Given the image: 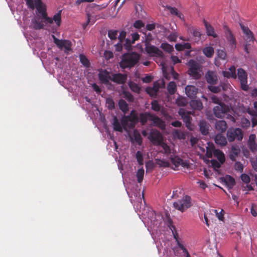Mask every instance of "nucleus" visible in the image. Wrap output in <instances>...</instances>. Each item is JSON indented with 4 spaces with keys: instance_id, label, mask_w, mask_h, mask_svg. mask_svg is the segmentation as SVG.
<instances>
[{
    "instance_id": "c85d7f7f",
    "label": "nucleus",
    "mask_w": 257,
    "mask_h": 257,
    "mask_svg": "<svg viewBox=\"0 0 257 257\" xmlns=\"http://www.w3.org/2000/svg\"><path fill=\"white\" fill-rule=\"evenodd\" d=\"M204 23L207 35L212 36L213 38H216L217 35L214 32V28L205 20L204 21Z\"/></svg>"
},
{
    "instance_id": "393cba45",
    "label": "nucleus",
    "mask_w": 257,
    "mask_h": 257,
    "mask_svg": "<svg viewBox=\"0 0 257 257\" xmlns=\"http://www.w3.org/2000/svg\"><path fill=\"white\" fill-rule=\"evenodd\" d=\"M215 142L219 145L223 146L227 144L226 138L221 134H217L214 139Z\"/></svg>"
},
{
    "instance_id": "052dcab7",
    "label": "nucleus",
    "mask_w": 257,
    "mask_h": 257,
    "mask_svg": "<svg viewBox=\"0 0 257 257\" xmlns=\"http://www.w3.org/2000/svg\"><path fill=\"white\" fill-rule=\"evenodd\" d=\"M208 88L211 92L214 93L219 92L220 90V88L218 86H214L213 85L208 86Z\"/></svg>"
},
{
    "instance_id": "bb28decb",
    "label": "nucleus",
    "mask_w": 257,
    "mask_h": 257,
    "mask_svg": "<svg viewBox=\"0 0 257 257\" xmlns=\"http://www.w3.org/2000/svg\"><path fill=\"white\" fill-rule=\"evenodd\" d=\"M171 161L172 163L174 165L175 167H177L180 165L185 167L186 163H184L182 159H180L178 156H172L171 157Z\"/></svg>"
},
{
    "instance_id": "b1692460",
    "label": "nucleus",
    "mask_w": 257,
    "mask_h": 257,
    "mask_svg": "<svg viewBox=\"0 0 257 257\" xmlns=\"http://www.w3.org/2000/svg\"><path fill=\"white\" fill-rule=\"evenodd\" d=\"M223 75L224 77L227 78H236V75L235 72V68L234 66H232L230 67L228 70V71H224L222 72Z\"/></svg>"
},
{
    "instance_id": "f3484780",
    "label": "nucleus",
    "mask_w": 257,
    "mask_h": 257,
    "mask_svg": "<svg viewBox=\"0 0 257 257\" xmlns=\"http://www.w3.org/2000/svg\"><path fill=\"white\" fill-rule=\"evenodd\" d=\"M159 88V83L158 82H155L152 87H148L146 91L151 96L156 97Z\"/></svg>"
},
{
    "instance_id": "a18cd8bd",
    "label": "nucleus",
    "mask_w": 257,
    "mask_h": 257,
    "mask_svg": "<svg viewBox=\"0 0 257 257\" xmlns=\"http://www.w3.org/2000/svg\"><path fill=\"white\" fill-rule=\"evenodd\" d=\"M164 150L165 154L168 155L171 153V150L170 148L163 142L160 145Z\"/></svg>"
},
{
    "instance_id": "f704fd0d",
    "label": "nucleus",
    "mask_w": 257,
    "mask_h": 257,
    "mask_svg": "<svg viewBox=\"0 0 257 257\" xmlns=\"http://www.w3.org/2000/svg\"><path fill=\"white\" fill-rule=\"evenodd\" d=\"M167 90L171 95L174 94L177 90L176 83L173 81L169 82L167 86Z\"/></svg>"
},
{
    "instance_id": "c756f323",
    "label": "nucleus",
    "mask_w": 257,
    "mask_h": 257,
    "mask_svg": "<svg viewBox=\"0 0 257 257\" xmlns=\"http://www.w3.org/2000/svg\"><path fill=\"white\" fill-rule=\"evenodd\" d=\"M213 155L222 164L225 160L224 154L220 150L215 149L213 150Z\"/></svg>"
},
{
    "instance_id": "aec40b11",
    "label": "nucleus",
    "mask_w": 257,
    "mask_h": 257,
    "mask_svg": "<svg viewBox=\"0 0 257 257\" xmlns=\"http://www.w3.org/2000/svg\"><path fill=\"white\" fill-rule=\"evenodd\" d=\"M185 92L189 97L193 98L196 96L198 92V89L194 86L188 85L185 88Z\"/></svg>"
},
{
    "instance_id": "7ed1b4c3",
    "label": "nucleus",
    "mask_w": 257,
    "mask_h": 257,
    "mask_svg": "<svg viewBox=\"0 0 257 257\" xmlns=\"http://www.w3.org/2000/svg\"><path fill=\"white\" fill-rule=\"evenodd\" d=\"M140 55L136 53H127L124 55L120 62V66L123 68H131L139 61Z\"/></svg>"
},
{
    "instance_id": "f03ea898",
    "label": "nucleus",
    "mask_w": 257,
    "mask_h": 257,
    "mask_svg": "<svg viewBox=\"0 0 257 257\" xmlns=\"http://www.w3.org/2000/svg\"><path fill=\"white\" fill-rule=\"evenodd\" d=\"M214 115L217 118H223L226 117L231 121L234 122L235 118L229 114L230 112V107L224 103H219L213 108Z\"/></svg>"
},
{
    "instance_id": "f257e3e1",
    "label": "nucleus",
    "mask_w": 257,
    "mask_h": 257,
    "mask_svg": "<svg viewBox=\"0 0 257 257\" xmlns=\"http://www.w3.org/2000/svg\"><path fill=\"white\" fill-rule=\"evenodd\" d=\"M26 2L28 6L32 9L34 10L36 8L37 11L41 14L42 17V18H35L32 20L33 28L35 29H41L44 26H50L53 24L54 22L57 27L60 26L61 11L55 14L52 19L47 17L46 7L41 0H26Z\"/></svg>"
},
{
    "instance_id": "c9c22d12",
    "label": "nucleus",
    "mask_w": 257,
    "mask_h": 257,
    "mask_svg": "<svg viewBox=\"0 0 257 257\" xmlns=\"http://www.w3.org/2000/svg\"><path fill=\"white\" fill-rule=\"evenodd\" d=\"M118 105L119 108L124 112L126 113L128 110V106L125 100L120 99L119 101Z\"/></svg>"
},
{
    "instance_id": "864d4df0",
    "label": "nucleus",
    "mask_w": 257,
    "mask_h": 257,
    "mask_svg": "<svg viewBox=\"0 0 257 257\" xmlns=\"http://www.w3.org/2000/svg\"><path fill=\"white\" fill-rule=\"evenodd\" d=\"M173 133L174 136L179 139H183L184 137V134L183 133L178 130H174Z\"/></svg>"
},
{
    "instance_id": "a19ab883",
    "label": "nucleus",
    "mask_w": 257,
    "mask_h": 257,
    "mask_svg": "<svg viewBox=\"0 0 257 257\" xmlns=\"http://www.w3.org/2000/svg\"><path fill=\"white\" fill-rule=\"evenodd\" d=\"M118 31L116 30H109L108 36L111 40H116L117 38Z\"/></svg>"
},
{
    "instance_id": "39448f33",
    "label": "nucleus",
    "mask_w": 257,
    "mask_h": 257,
    "mask_svg": "<svg viewBox=\"0 0 257 257\" xmlns=\"http://www.w3.org/2000/svg\"><path fill=\"white\" fill-rule=\"evenodd\" d=\"M240 27L244 34V39L245 41L244 50L247 53H249L250 47L253 44L255 38L252 33L247 27L242 25H240Z\"/></svg>"
},
{
    "instance_id": "3c124183",
    "label": "nucleus",
    "mask_w": 257,
    "mask_h": 257,
    "mask_svg": "<svg viewBox=\"0 0 257 257\" xmlns=\"http://www.w3.org/2000/svg\"><path fill=\"white\" fill-rule=\"evenodd\" d=\"M87 23L85 25H84V26H83L84 28L89 23L93 24L96 20V19L95 18H93L91 16V15L89 13H87Z\"/></svg>"
},
{
    "instance_id": "2f4dec72",
    "label": "nucleus",
    "mask_w": 257,
    "mask_h": 257,
    "mask_svg": "<svg viewBox=\"0 0 257 257\" xmlns=\"http://www.w3.org/2000/svg\"><path fill=\"white\" fill-rule=\"evenodd\" d=\"M152 114L150 113H142L140 114L139 119L143 123H145L148 120H151Z\"/></svg>"
},
{
    "instance_id": "0eeeda50",
    "label": "nucleus",
    "mask_w": 257,
    "mask_h": 257,
    "mask_svg": "<svg viewBox=\"0 0 257 257\" xmlns=\"http://www.w3.org/2000/svg\"><path fill=\"white\" fill-rule=\"evenodd\" d=\"M191 197L186 195L182 199L174 202L173 206L178 210L183 212L191 206Z\"/></svg>"
},
{
    "instance_id": "338daca9",
    "label": "nucleus",
    "mask_w": 257,
    "mask_h": 257,
    "mask_svg": "<svg viewBox=\"0 0 257 257\" xmlns=\"http://www.w3.org/2000/svg\"><path fill=\"white\" fill-rule=\"evenodd\" d=\"M125 36H126V32H125L124 31H121L118 37V38L119 40V42L121 43L123 42V41L125 40L124 39L125 38Z\"/></svg>"
},
{
    "instance_id": "37998d69",
    "label": "nucleus",
    "mask_w": 257,
    "mask_h": 257,
    "mask_svg": "<svg viewBox=\"0 0 257 257\" xmlns=\"http://www.w3.org/2000/svg\"><path fill=\"white\" fill-rule=\"evenodd\" d=\"M136 156L138 163L140 165H143L144 164V159L142 153L141 151H138Z\"/></svg>"
},
{
    "instance_id": "dca6fc26",
    "label": "nucleus",
    "mask_w": 257,
    "mask_h": 257,
    "mask_svg": "<svg viewBox=\"0 0 257 257\" xmlns=\"http://www.w3.org/2000/svg\"><path fill=\"white\" fill-rule=\"evenodd\" d=\"M256 140L257 138L256 135L254 134H251L249 137L248 145L249 149L252 152H254L257 151Z\"/></svg>"
},
{
    "instance_id": "4468645a",
    "label": "nucleus",
    "mask_w": 257,
    "mask_h": 257,
    "mask_svg": "<svg viewBox=\"0 0 257 257\" xmlns=\"http://www.w3.org/2000/svg\"><path fill=\"white\" fill-rule=\"evenodd\" d=\"M223 29L230 48L231 49L234 50L236 48L235 39L228 27H227L226 26H224Z\"/></svg>"
},
{
    "instance_id": "6ab92c4d",
    "label": "nucleus",
    "mask_w": 257,
    "mask_h": 257,
    "mask_svg": "<svg viewBox=\"0 0 257 257\" xmlns=\"http://www.w3.org/2000/svg\"><path fill=\"white\" fill-rule=\"evenodd\" d=\"M99 78L102 83L107 84L111 80V76L107 71H101L99 73Z\"/></svg>"
},
{
    "instance_id": "de8ad7c7",
    "label": "nucleus",
    "mask_w": 257,
    "mask_h": 257,
    "mask_svg": "<svg viewBox=\"0 0 257 257\" xmlns=\"http://www.w3.org/2000/svg\"><path fill=\"white\" fill-rule=\"evenodd\" d=\"M152 108L153 110L156 111H159L161 109V106L158 104V102L156 100H154L152 102Z\"/></svg>"
},
{
    "instance_id": "8fccbe9b",
    "label": "nucleus",
    "mask_w": 257,
    "mask_h": 257,
    "mask_svg": "<svg viewBox=\"0 0 257 257\" xmlns=\"http://www.w3.org/2000/svg\"><path fill=\"white\" fill-rule=\"evenodd\" d=\"M108 5V3L106 4H103L102 5H97L95 4H92L90 6L93 8H95L97 11H100L102 9H103L106 8Z\"/></svg>"
},
{
    "instance_id": "ea45409f",
    "label": "nucleus",
    "mask_w": 257,
    "mask_h": 257,
    "mask_svg": "<svg viewBox=\"0 0 257 257\" xmlns=\"http://www.w3.org/2000/svg\"><path fill=\"white\" fill-rule=\"evenodd\" d=\"M129 86L133 91L136 92V93L140 92L141 88L136 83L133 82H131L129 83Z\"/></svg>"
},
{
    "instance_id": "5701e85b",
    "label": "nucleus",
    "mask_w": 257,
    "mask_h": 257,
    "mask_svg": "<svg viewBox=\"0 0 257 257\" xmlns=\"http://www.w3.org/2000/svg\"><path fill=\"white\" fill-rule=\"evenodd\" d=\"M227 128V124L224 120H218L216 122L215 129L223 133L225 132Z\"/></svg>"
},
{
    "instance_id": "a878e982",
    "label": "nucleus",
    "mask_w": 257,
    "mask_h": 257,
    "mask_svg": "<svg viewBox=\"0 0 257 257\" xmlns=\"http://www.w3.org/2000/svg\"><path fill=\"white\" fill-rule=\"evenodd\" d=\"M240 149L237 146H233L231 148L229 158L232 161H235L236 157L239 154Z\"/></svg>"
},
{
    "instance_id": "423d86ee",
    "label": "nucleus",
    "mask_w": 257,
    "mask_h": 257,
    "mask_svg": "<svg viewBox=\"0 0 257 257\" xmlns=\"http://www.w3.org/2000/svg\"><path fill=\"white\" fill-rule=\"evenodd\" d=\"M138 116L135 111H132L130 115L124 117L121 120V123L123 128L127 131L128 128L135 127L136 123L138 121Z\"/></svg>"
},
{
    "instance_id": "e433bc0d",
    "label": "nucleus",
    "mask_w": 257,
    "mask_h": 257,
    "mask_svg": "<svg viewBox=\"0 0 257 257\" xmlns=\"http://www.w3.org/2000/svg\"><path fill=\"white\" fill-rule=\"evenodd\" d=\"M160 47L168 53H171L174 50L173 47L167 43H162Z\"/></svg>"
},
{
    "instance_id": "7c9ffc66",
    "label": "nucleus",
    "mask_w": 257,
    "mask_h": 257,
    "mask_svg": "<svg viewBox=\"0 0 257 257\" xmlns=\"http://www.w3.org/2000/svg\"><path fill=\"white\" fill-rule=\"evenodd\" d=\"M191 107L194 109L201 110L203 108L202 103L198 100H192L190 101Z\"/></svg>"
},
{
    "instance_id": "4c0bfd02",
    "label": "nucleus",
    "mask_w": 257,
    "mask_h": 257,
    "mask_svg": "<svg viewBox=\"0 0 257 257\" xmlns=\"http://www.w3.org/2000/svg\"><path fill=\"white\" fill-rule=\"evenodd\" d=\"M225 95H226L230 100L235 99L237 96L236 91L232 88H229L228 92L226 93Z\"/></svg>"
},
{
    "instance_id": "20e7f679",
    "label": "nucleus",
    "mask_w": 257,
    "mask_h": 257,
    "mask_svg": "<svg viewBox=\"0 0 257 257\" xmlns=\"http://www.w3.org/2000/svg\"><path fill=\"white\" fill-rule=\"evenodd\" d=\"M188 64L189 67L188 74L195 79H199L203 74L202 66L193 60H190Z\"/></svg>"
},
{
    "instance_id": "cd10ccee",
    "label": "nucleus",
    "mask_w": 257,
    "mask_h": 257,
    "mask_svg": "<svg viewBox=\"0 0 257 257\" xmlns=\"http://www.w3.org/2000/svg\"><path fill=\"white\" fill-rule=\"evenodd\" d=\"M165 7L170 11L171 15L177 16L181 20H184L183 14L180 13L177 9L169 6H166Z\"/></svg>"
},
{
    "instance_id": "680f3d73",
    "label": "nucleus",
    "mask_w": 257,
    "mask_h": 257,
    "mask_svg": "<svg viewBox=\"0 0 257 257\" xmlns=\"http://www.w3.org/2000/svg\"><path fill=\"white\" fill-rule=\"evenodd\" d=\"M211 99L212 100V102L214 103H216L219 104V103H223V102H221V100L219 98L217 97L216 96L213 95L211 97Z\"/></svg>"
},
{
    "instance_id": "72a5a7b5",
    "label": "nucleus",
    "mask_w": 257,
    "mask_h": 257,
    "mask_svg": "<svg viewBox=\"0 0 257 257\" xmlns=\"http://www.w3.org/2000/svg\"><path fill=\"white\" fill-rule=\"evenodd\" d=\"M113 125L114 130L120 132H122V128L123 127L122 125V123L121 122L120 123L116 117H114L113 119Z\"/></svg>"
},
{
    "instance_id": "9d476101",
    "label": "nucleus",
    "mask_w": 257,
    "mask_h": 257,
    "mask_svg": "<svg viewBox=\"0 0 257 257\" xmlns=\"http://www.w3.org/2000/svg\"><path fill=\"white\" fill-rule=\"evenodd\" d=\"M237 76L240 81L242 89L247 91L249 87L247 84V74L245 71L241 68L237 70Z\"/></svg>"
},
{
    "instance_id": "774afa93",
    "label": "nucleus",
    "mask_w": 257,
    "mask_h": 257,
    "mask_svg": "<svg viewBox=\"0 0 257 257\" xmlns=\"http://www.w3.org/2000/svg\"><path fill=\"white\" fill-rule=\"evenodd\" d=\"M250 162L253 169L257 171V158H252L250 160Z\"/></svg>"
},
{
    "instance_id": "58836bf2",
    "label": "nucleus",
    "mask_w": 257,
    "mask_h": 257,
    "mask_svg": "<svg viewBox=\"0 0 257 257\" xmlns=\"http://www.w3.org/2000/svg\"><path fill=\"white\" fill-rule=\"evenodd\" d=\"M144 170L143 168H141L138 170L136 174L138 182L139 183H141L142 182L144 178Z\"/></svg>"
},
{
    "instance_id": "bf43d9fd",
    "label": "nucleus",
    "mask_w": 257,
    "mask_h": 257,
    "mask_svg": "<svg viewBox=\"0 0 257 257\" xmlns=\"http://www.w3.org/2000/svg\"><path fill=\"white\" fill-rule=\"evenodd\" d=\"M174 238L176 239V241L177 242V245L183 250V252H184V253L187 252V251H188L187 250L184 246V245L179 242V241L178 240L177 236L175 235H174Z\"/></svg>"
},
{
    "instance_id": "473e14b6",
    "label": "nucleus",
    "mask_w": 257,
    "mask_h": 257,
    "mask_svg": "<svg viewBox=\"0 0 257 257\" xmlns=\"http://www.w3.org/2000/svg\"><path fill=\"white\" fill-rule=\"evenodd\" d=\"M202 51L203 54L208 58L212 57L214 53V49L211 46L206 47L203 49Z\"/></svg>"
},
{
    "instance_id": "412c9836",
    "label": "nucleus",
    "mask_w": 257,
    "mask_h": 257,
    "mask_svg": "<svg viewBox=\"0 0 257 257\" xmlns=\"http://www.w3.org/2000/svg\"><path fill=\"white\" fill-rule=\"evenodd\" d=\"M151 121L155 125L162 129H164L165 127V122L157 116L152 114Z\"/></svg>"
},
{
    "instance_id": "6e6d98bb",
    "label": "nucleus",
    "mask_w": 257,
    "mask_h": 257,
    "mask_svg": "<svg viewBox=\"0 0 257 257\" xmlns=\"http://www.w3.org/2000/svg\"><path fill=\"white\" fill-rule=\"evenodd\" d=\"M218 57L222 60H225L226 54V53L222 50H218L217 52Z\"/></svg>"
},
{
    "instance_id": "ddd939ff",
    "label": "nucleus",
    "mask_w": 257,
    "mask_h": 257,
    "mask_svg": "<svg viewBox=\"0 0 257 257\" xmlns=\"http://www.w3.org/2000/svg\"><path fill=\"white\" fill-rule=\"evenodd\" d=\"M145 50L151 56L161 58H162L164 56L163 53L160 49L151 45H147L145 48Z\"/></svg>"
},
{
    "instance_id": "4be33fe9",
    "label": "nucleus",
    "mask_w": 257,
    "mask_h": 257,
    "mask_svg": "<svg viewBox=\"0 0 257 257\" xmlns=\"http://www.w3.org/2000/svg\"><path fill=\"white\" fill-rule=\"evenodd\" d=\"M200 131L202 134L206 135L208 133L209 124L205 120H202L199 123Z\"/></svg>"
},
{
    "instance_id": "1a4fd4ad",
    "label": "nucleus",
    "mask_w": 257,
    "mask_h": 257,
    "mask_svg": "<svg viewBox=\"0 0 257 257\" xmlns=\"http://www.w3.org/2000/svg\"><path fill=\"white\" fill-rule=\"evenodd\" d=\"M227 136L229 142H233L235 139L241 141L243 138V134L240 128H232L228 130Z\"/></svg>"
},
{
    "instance_id": "09e8293b",
    "label": "nucleus",
    "mask_w": 257,
    "mask_h": 257,
    "mask_svg": "<svg viewBox=\"0 0 257 257\" xmlns=\"http://www.w3.org/2000/svg\"><path fill=\"white\" fill-rule=\"evenodd\" d=\"M80 60L81 62L84 66H86V67L89 66V60L87 59V58L85 56H84L83 55H80Z\"/></svg>"
},
{
    "instance_id": "e2e57ef3",
    "label": "nucleus",
    "mask_w": 257,
    "mask_h": 257,
    "mask_svg": "<svg viewBox=\"0 0 257 257\" xmlns=\"http://www.w3.org/2000/svg\"><path fill=\"white\" fill-rule=\"evenodd\" d=\"M215 150L213 147L208 148L206 150V155L208 158H211L213 155V150Z\"/></svg>"
},
{
    "instance_id": "0e129e2a",
    "label": "nucleus",
    "mask_w": 257,
    "mask_h": 257,
    "mask_svg": "<svg viewBox=\"0 0 257 257\" xmlns=\"http://www.w3.org/2000/svg\"><path fill=\"white\" fill-rule=\"evenodd\" d=\"M144 24L143 23L142 21L138 20L136 21L134 24V26L136 28L140 29L144 26Z\"/></svg>"
},
{
    "instance_id": "4d7b16f0",
    "label": "nucleus",
    "mask_w": 257,
    "mask_h": 257,
    "mask_svg": "<svg viewBox=\"0 0 257 257\" xmlns=\"http://www.w3.org/2000/svg\"><path fill=\"white\" fill-rule=\"evenodd\" d=\"M240 178L241 180L246 184L248 183L250 181L249 176L245 174H242Z\"/></svg>"
},
{
    "instance_id": "c03bdc74",
    "label": "nucleus",
    "mask_w": 257,
    "mask_h": 257,
    "mask_svg": "<svg viewBox=\"0 0 257 257\" xmlns=\"http://www.w3.org/2000/svg\"><path fill=\"white\" fill-rule=\"evenodd\" d=\"M133 43H132V40L129 39L128 38L126 39L123 42V46L127 50H129L132 47V45Z\"/></svg>"
},
{
    "instance_id": "a211bd4d",
    "label": "nucleus",
    "mask_w": 257,
    "mask_h": 257,
    "mask_svg": "<svg viewBox=\"0 0 257 257\" xmlns=\"http://www.w3.org/2000/svg\"><path fill=\"white\" fill-rule=\"evenodd\" d=\"M126 79V75L118 73L112 75L111 80L119 84H123L125 82Z\"/></svg>"
},
{
    "instance_id": "49530a36",
    "label": "nucleus",
    "mask_w": 257,
    "mask_h": 257,
    "mask_svg": "<svg viewBox=\"0 0 257 257\" xmlns=\"http://www.w3.org/2000/svg\"><path fill=\"white\" fill-rule=\"evenodd\" d=\"M176 103L179 106H185L187 104L186 99L182 97H179L176 99Z\"/></svg>"
},
{
    "instance_id": "2eb2a0df",
    "label": "nucleus",
    "mask_w": 257,
    "mask_h": 257,
    "mask_svg": "<svg viewBox=\"0 0 257 257\" xmlns=\"http://www.w3.org/2000/svg\"><path fill=\"white\" fill-rule=\"evenodd\" d=\"M205 78L207 83L211 85L216 84L218 82V76L215 71L208 70L205 74Z\"/></svg>"
},
{
    "instance_id": "6e6552de",
    "label": "nucleus",
    "mask_w": 257,
    "mask_h": 257,
    "mask_svg": "<svg viewBox=\"0 0 257 257\" xmlns=\"http://www.w3.org/2000/svg\"><path fill=\"white\" fill-rule=\"evenodd\" d=\"M54 42L57 47L64 51L65 53H68L72 51V43L67 40H59L53 36Z\"/></svg>"
},
{
    "instance_id": "603ef678",
    "label": "nucleus",
    "mask_w": 257,
    "mask_h": 257,
    "mask_svg": "<svg viewBox=\"0 0 257 257\" xmlns=\"http://www.w3.org/2000/svg\"><path fill=\"white\" fill-rule=\"evenodd\" d=\"M178 37V34L176 32H173L171 33L168 36V39L171 42H175Z\"/></svg>"
},
{
    "instance_id": "69168bd1",
    "label": "nucleus",
    "mask_w": 257,
    "mask_h": 257,
    "mask_svg": "<svg viewBox=\"0 0 257 257\" xmlns=\"http://www.w3.org/2000/svg\"><path fill=\"white\" fill-rule=\"evenodd\" d=\"M106 103L108 104V107L109 109H112L114 107V103L112 99H107Z\"/></svg>"
},
{
    "instance_id": "9b49d317",
    "label": "nucleus",
    "mask_w": 257,
    "mask_h": 257,
    "mask_svg": "<svg viewBox=\"0 0 257 257\" xmlns=\"http://www.w3.org/2000/svg\"><path fill=\"white\" fill-rule=\"evenodd\" d=\"M178 113L183 119L184 122L186 123V126L188 128H191V121L192 118L190 116L191 114L193 115L191 111H188L183 108H180L178 111Z\"/></svg>"
},
{
    "instance_id": "13d9d810",
    "label": "nucleus",
    "mask_w": 257,
    "mask_h": 257,
    "mask_svg": "<svg viewBox=\"0 0 257 257\" xmlns=\"http://www.w3.org/2000/svg\"><path fill=\"white\" fill-rule=\"evenodd\" d=\"M124 98L130 102L134 101V96L129 92H124L123 93Z\"/></svg>"
},
{
    "instance_id": "79ce46f5",
    "label": "nucleus",
    "mask_w": 257,
    "mask_h": 257,
    "mask_svg": "<svg viewBox=\"0 0 257 257\" xmlns=\"http://www.w3.org/2000/svg\"><path fill=\"white\" fill-rule=\"evenodd\" d=\"M156 164L160 167H167L170 165V163L168 161L160 159L156 160Z\"/></svg>"
},
{
    "instance_id": "5fc2aeb1",
    "label": "nucleus",
    "mask_w": 257,
    "mask_h": 257,
    "mask_svg": "<svg viewBox=\"0 0 257 257\" xmlns=\"http://www.w3.org/2000/svg\"><path fill=\"white\" fill-rule=\"evenodd\" d=\"M234 168L236 171L241 172L243 171V166L240 162H237L235 163Z\"/></svg>"
},
{
    "instance_id": "f8f14e48",
    "label": "nucleus",
    "mask_w": 257,
    "mask_h": 257,
    "mask_svg": "<svg viewBox=\"0 0 257 257\" xmlns=\"http://www.w3.org/2000/svg\"><path fill=\"white\" fill-rule=\"evenodd\" d=\"M148 138L155 145H160L163 142L162 136L157 130H152Z\"/></svg>"
}]
</instances>
